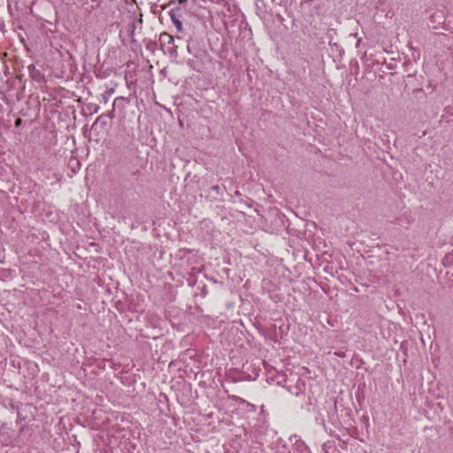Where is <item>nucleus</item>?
I'll return each mask as SVG.
<instances>
[{
	"label": "nucleus",
	"mask_w": 453,
	"mask_h": 453,
	"mask_svg": "<svg viewBox=\"0 0 453 453\" xmlns=\"http://www.w3.org/2000/svg\"><path fill=\"white\" fill-rule=\"evenodd\" d=\"M209 55L206 50L203 49H194V56L188 58L187 65L194 71L202 73L205 67Z\"/></svg>",
	"instance_id": "nucleus-1"
},
{
	"label": "nucleus",
	"mask_w": 453,
	"mask_h": 453,
	"mask_svg": "<svg viewBox=\"0 0 453 453\" xmlns=\"http://www.w3.org/2000/svg\"><path fill=\"white\" fill-rule=\"evenodd\" d=\"M289 440L294 441L290 453H310L308 446L297 435H292Z\"/></svg>",
	"instance_id": "nucleus-2"
},
{
	"label": "nucleus",
	"mask_w": 453,
	"mask_h": 453,
	"mask_svg": "<svg viewBox=\"0 0 453 453\" xmlns=\"http://www.w3.org/2000/svg\"><path fill=\"white\" fill-rule=\"evenodd\" d=\"M180 11V9L178 7L175 10L174 9L171 10L169 14H170L171 19H172L173 23L174 24V26L176 27L177 30L182 31V23L180 20L179 16L177 14V12Z\"/></svg>",
	"instance_id": "nucleus-3"
},
{
	"label": "nucleus",
	"mask_w": 453,
	"mask_h": 453,
	"mask_svg": "<svg viewBox=\"0 0 453 453\" xmlns=\"http://www.w3.org/2000/svg\"><path fill=\"white\" fill-rule=\"evenodd\" d=\"M107 119L105 115H100L96 118V121L92 125V129L100 126L101 127H105L107 126Z\"/></svg>",
	"instance_id": "nucleus-4"
},
{
	"label": "nucleus",
	"mask_w": 453,
	"mask_h": 453,
	"mask_svg": "<svg viewBox=\"0 0 453 453\" xmlns=\"http://www.w3.org/2000/svg\"><path fill=\"white\" fill-rule=\"evenodd\" d=\"M135 28H136V25H135V22H131L129 25H128V35L131 38V42H134V31H135Z\"/></svg>",
	"instance_id": "nucleus-5"
},
{
	"label": "nucleus",
	"mask_w": 453,
	"mask_h": 453,
	"mask_svg": "<svg viewBox=\"0 0 453 453\" xmlns=\"http://www.w3.org/2000/svg\"><path fill=\"white\" fill-rule=\"evenodd\" d=\"M194 49H201V48L198 47L197 45H192L190 43H188L187 50H188V53L191 54L192 56H194Z\"/></svg>",
	"instance_id": "nucleus-6"
},
{
	"label": "nucleus",
	"mask_w": 453,
	"mask_h": 453,
	"mask_svg": "<svg viewBox=\"0 0 453 453\" xmlns=\"http://www.w3.org/2000/svg\"><path fill=\"white\" fill-rule=\"evenodd\" d=\"M289 391H290L293 395H296V396H297V395H299L301 394V392H302L301 388H299V387H298V384L296 385V390H295V391H292V390H290V389H289Z\"/></svg>",
	"instance_id": "nucleus-7"
},
{
	"label": "nucleus",
	"mask_w": 453,
	"mask_h": 453,
	"mask_svg": "<svg viewBox=\"0 0 453 453\" xmlns=\"http://www.w3.org/2000/svg\"><path fill=\"white\" fill-rule=\"evenodd\" d=\"M211 191H213V192H215L216 194H219L220 188H219L218 185H216V186H212V187L211 188Z\"/></svg>",
	"instance_id": "nucleus-8"
},
{
	"label": "nucleus",
	"mask_w": 453,
	"mask_h": 453,
	"mask_svg": "<svg viewBox=\"0 0 453 453\" xmlns=\"http://www.w3.org/2000/svg\"><path fill=\"white\" fill-rule=\"evenodd\" d=\"M164 35L168 38V43L173 42V38L171 35L166 34H165Z\"/></svg>",
	"instance_id": "nucleus-9"
},
{
	"label": "nucleus",
	"mask_w": 453,
	"mask_h": 453,
	"mask_svg": "<svg viewBox=\"0 0 453 453\" xmlns=\"http://www.w3.org/2000/svg\"><path fill=\"white\" fill-rule=\"evenodd\" d=\"M202 1L204 3L211 2V3H214V4H219L221 0H202Z\"/></svg>",
	"instance_id": "nucleus-10"
},
{
	"label": "nucleus",
	"mask_w": 453,
	"mask_h": 453,
	"mask_svg": "<svg viewBox=\"0 0 453 453\" xmlns=\"http://www.w3.org/2000/svg\"><path fill=\"white\" fill-rule=\"evenodd\" d=\"M72 163H73V164H75V165H80L79 161H78L77 159H75V158H72V159L69 161V164H72Z\"/></svg>",
	"instance_id": "nucleus-11"
},
{
	"label": "nucleus",
	"mask_w": 453,
	"mask_h": 453,
	"mask_svg": "<svg viewBox=\"0 0 453 453\" xmlns=\"http://www.w3.org/2000/svg\"><path fill=\"white\" fill-rule=\"evenodd\" d=\"M93 112H97L99 110V106L97 104H94L92 107Z\"/></svg>",
	"instance_id": "nucleus-12"
},
{
	"label": "nucleus",
	"mask_w": 453,
	"mask_h": 453,
	"mask_svg": "<svg viewBox=\"0 0 453 453\" xmlns=\"http://www.w3.org/2000/svg\"><path fill=\"white\" fill-rule=\"evenodd\" d=\"M272 1L274 2L276 4H280V5L284 2V0H272Z\"/></svg>",
	"instance_id": "nucleus-13"
},
{
	"label": "nucleus",
	"mask_w": 453,
	"mask_h": 453,
	"mask_svg": "<svg viewBox=\"0 0 453 453\" xmlns=\"http://www.w3.org/2000/svg\"><path fill=\"white\" fill-rule=\"evenodd\" d=\"M180 4H185L188 0H178Z\"/></svg>",
	"instance_id": "nucleus-14"
},
{
	"label": "nucleus",
	"mask_w": 453,
	"mask_h": 453,
	"mask_svg": "<svg viewBox=\"0 0 453 453\" xmlns=\"http://www.w3.org/2000/svg\"><path fill=\"white\" fill-rule=\"evenodd\" d=\"M20 121H21V120H20V119H18L16 120V123H15V124H16V126H19V123H20Z\"/></svg>",
	"instance_id": "nucleus-15"
},
{
	"label": "nucleus",
	"mask_w": 453,
	"mask_h": 453,
	"mask_svg": "<svg viewBox=\"0 0 453 453\" xmlns=\"http://www.w3.org/2000/svg\"><path fill=\"white\" fill-rule=\"evenodd\" d=\"M92 3H97L100 2V0H90Z\"/></svg>",
	"instance_id": "nucleus-16"
}]
</instances>
